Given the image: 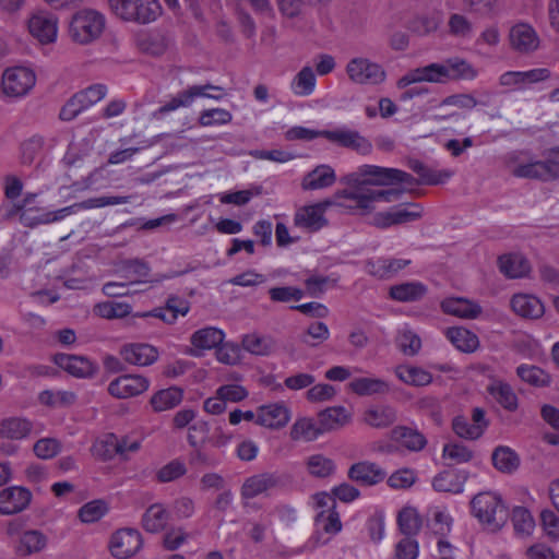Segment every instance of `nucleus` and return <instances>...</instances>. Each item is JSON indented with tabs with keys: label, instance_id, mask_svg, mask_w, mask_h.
Returning <instances> with one entry per match:
<instances>
[{
	"label": "nucleus",
	"instance_id": "obj_1",
	"mask_svg": "<svg viewBox=\"0 0 559 559\" xmlns=\"http://www.w3.org/2000/svg\"><path fill=\"white\" fill-rule=\"evenodd\" d=\"M412 181L409 174L397 168L361 165L340 179L347 188L336 191L332 199L298 207L294 214V226L307 233L322 229L328 225L325 213L331 206L344 207L353 213H370L377 203L396 201L401 191L376 190L368 188L369 186H393Z\"/></svg>",
	"mask_w": 559,
	"mask_h": 559
},
{
	"label": "nucleus",
	"instance_id": "obj_2",
	"mask_svg": "<svg viewBox=\"0 0 559 559\" xmlns=\"http://www.w3.org/2000/svg\"><path fill=\"white\" fill-rule=\"evenodd\" d=\"M109 13L117 20L135 25H148L163 15L159 0H105Z\"/></svg>",
	"mask_w": 559,
	"mask_h": 559
},
{
	"label": "nucleus",
	"instance_id": "obj_3",
	"mask_svg": "<svg viewBox=\"0 0 559 559\" xmlns=\"http://www.w3.org/2000/svg\"><path fill=\"white\" fill-rule=\"evenodd\" d=\"M106 28V16L96 9L83 8L74 12L67 24V35L76 45L87 46L98 40Z\"/></svg>",
	"mask_w": 559,
	"mask_h": 559
},
{
	"label": "nucleus",
	"instance_id": "obj_4",
	"mask_svg": "<svg viewBox=\"0 0 559 559\" xmlns=\"http://www.w3.org/2000/svg\"><path fill=\"white\" fill-rule=\"evenodd\" d=\"M28 37L39 46H51L58 41L60 21L47 8H36L27 13L23 22Z\"/></svg>",
	"mask_w": 559,
	"mask_h": 559
},
{
	"label": "nucleus",
	"instance_id": "obj_5",
	"mask_svg": "<svg viewBox=\"0 0 559 559\" xmlns=\"http://www.w3.org/2000/svg\"><path fill=\"white\" fill-rule=\"evenodd\" d=\"M37 75L29 66H12L3 70L0 79V95L10 100L27 96L35 87Z\"/></svg>",
	"mask_w": 559,
	"mask_h": 559
},
{
	"label": "nucleus",
	"instance_id": "obj_6",
	"mask_svg": "<svg viewBox=\"0 0 559 559\" xmlns=\"http://www.w3.org/2000/svg\"><path fill=\"white\" fill-rule=\"evenodd\" d=\"M348 79L358 85H380L386 80L384 68L369 58L356 57L346 64Z\"/></svg>",
	"mask_w": 559,
	"mask_h": 559
},
{
	"label": "nucleus",
	"instance_id": "obj_7",
	"mask_svg": "<svg viewBox=\"0 0 559 559\" xmlns=\"http://www.w3.org/2000/svg\"><path fill=\"white\" fill-rule=\"evenodd\" d=\"M143 546L141 533L131 526L117 530L110 537L109 551L116 559H130Z\"/></svg>",
	"mask_w": 559,
	"mask_h": 559
},
{
	"label": "nucleus",
	"instance_id": "obj_8",
	"mask_svg": "<svg viewBox=\"0 0 559 559\" xmlns=\"http://www.w3.org/2000/svg\"><path fill=\"white\" fill-rule=\"evenodd\" d=\"M508 43L513 51L531 55L539 48L540 37L531 23L518 21L509 28Z\"/></svg>",
	"mask_w": 559,
	"mask_h": 559
},
{
	"label": "nucleus",
	"instance_id": "obj_9",
	"mask_svg": "<svg viewBox=\"0 0 559 559\" xmlns=\"http://www.w3.org/2000/svg\"><path fill=\"white\" fill-rule=\"evenodd\" d=\"M448 82L449 74L443 61L432 62L424 67L409 70L397 80L396 86L397 88L403 90L417 83L445 84Z\"/></svg>",
	"mask_w": 559,
	"mask_h": 559
},
{
	"label": "nucleus",
	"instance_id": "obj_10",
	"mask_svg": "<svg viewBox=\"0 0 559 559\" xmlns=\"http://www.w3.org/2000/svg\"><path fill=\"white\" fill-rule=\"evenodd\" d=\"M103 207L102 197L85 200L83 202L74 203L57 211L44 212L38 216L31 217L26 211L21 215V221L26 226H34L38 224H49L62 221L69 215L75 214L83 210Z\"/></svg>",
	"mask_w": 559,
	"mask_h": 559
},
{
	"label": "nucleus",
	"instance_id": "obj_11",
	"mask_svg": "<svg viewBox=\"0 0 559 559\" xmlns=\"http://www.w3.org/2000/svg\"><path fill=\"white\" fill-rule=\"evenodd\" d=\"M503 511V501L493 491L479 492L471 500V512L483 524H492L497 521V514Z\"/></svg>",
	"mask_w": 559,
	"mask_h": 559
},
{
	"label": "nucleus",
	"instance_id": "obj_12",
	"mask_svg": "<svg viewBox=\"0 0 559 559\" xmlns=\"http://www.w3.org/2000/svg\"><path fill=\"white\" fill-rule=\"evenodd\" d=\"M550 71L547 68H536L527 71H507L499 76V84L510 91H521L532 84L549 79Z\"/></svg>",
	"mask_w": 559,
	"mask_h": 559
},
{
	"label": "nucleus",
	"instance_id": "obj_13",
	"mask_svg": "<svg viewBox=\"0 0 559 559\" xmlns=\"http://www.w3.org/2000/svg\"><path fill=\"white\" fill-rule=\"evenodd\" d=\"M421 207L416 203L402 204L385 212H379L373 217V224L380 228L406 224L421 217Z\"/></svg>",
	"mask_w": 559,
	"mask_h": 559
},
{
	"label": "nucleus",
	"instance_id": "obj_14",
	"mask_svg": "<svg viewBox=\"0 0 559 559\" xmlns=\"http://www.w3.org/2000/svg\"><path fill=\"white\" fill-rule=\"evenodd\" d=\"M150 385V380L144 376L124 374L108 384V392L117 399H130L146 392Z\"/></svg>",
	"mask_w": 559,
	"mask_h": 559
},
{
	"label": "nucleus",
	"instance_id": "obj_15",
	"mask_svg": "<svg viewBox=\"0 0 559 559\" xmlns=\"http://www.w3.org/2000/svg\"><path fill=\"white\" fill-rule=\"evenodd\" d=\"M150 271V266L145 262L136 259L122 261L116 269V273L121 280H123V283H126L127 286L144 283H160L164 280L169 278L165 275L152 278Z\"/></svg>",
	"mask_w": 559,
	"mask_h": 559
},
{
	"label": "nucleus",
	"instance_id": "obj_16",
	"mask_svg": "<svg viewBox=\"0 0 559 559\" xmlns=\"http://www.w3.org/2000/svg\"><path fill=\"white\" fill-rule=\"evenodd\" d=\"M322 138L364 155L369 154L372 150V144L367 138L358 131L347 128L323 130Z\"/></svg>",
	"mask_w": 559,
	"mask_h": 559
},
{
	"label": "nucleus",
	"instance_id": "obj_17",
	"mask_svg": "<svg viewBox=\"0 0 559 559\" xmlns=\"http://www.w3.org/2000/svg\"><path fill=\"white\" fill-rule=\"evenodd\" d=\"M134 45L144 55L160 57L170 48L171 39L159 31H140L134 37Z\"/></svg>",
	"mask_w": 559,
	"mask_h": 559
},
{
	"label": "nucleus",
	"instance_id": "obj_18",
	"mask_svg": "<svg viewBox=\"0 0 559 559\" xmlns=\"http://www.w3.org/2000/svg\"><path fill=\"white\" fill-rule=\"evenodd\" d=\"M225 332L216 326H205L194 331L190 336L192 346L190 354L194 357L202 356L205 352L216 349L225 341Z\"/></svg>",
	"mask_w": 559,
	"mask_h": 559
},
{
	"label": "nucleus",
	"instance_id": "obj_19",
	"mask_svg": "<svg viewBox=\"0 0 559 559\" xmlns=\"http://www.w3.org/2000/svg\"><path fill=\"white\" fill-rule=\"evenodd\" d=\"M32 501V492L22 486H10L0 491V513L12 515L25 510Z\"/></svg>",
	"mask_w": 559,
	"mask_h": 559
},
{
	"label": "nucleus",
	"instance_id": "obj_20",
	"mask_svg": "<svg viewBox=\"0 0 559 559\" xmlns=\"http://www.w3.org/2000/svg\"><path fill=\"white\" fill-rule=\"evenodd\" d=\"M121 358L133 366L146 367L157 361L158 349L148 343H127L121 346Z\"/></svg>",
	"mask_w": 559,
	"mask_h": 559
},
{
	"label": "nucleus",
	"instance_id": "obj_21",
	"mask_svg": "<svg viewBox=\"0 0 559 559\" xmlns=\"http://www.w3.org/2000/svg\"><path fill=\"white\" fill-rule=\"evenodd\" d=\"M292 419V411L284 402L259 406L258 425L267 429H281Z\"/></svg>",
	"mask_w": 559,
	"mask_h": 559
},
{
	"label": "nucleus",
	"instance_id": "obj_22",
	"mask_svg": "<svg viewBox=\"0 0 559 559\" xmlns=\"http://www.w3.org/2000/svg\"><path fill=\"white\" fill-rule=\"evenodd\" d=\"M280 484V477L274 473H260L245 479L241 486V498L250 500L259 496H267Z\"/></svg>",
	"mask_w": 559,
	"mask_h": 559
},
{
	"label": "nucleus",
	"instance_id": "obj_23",
	"mask_svg": "<svg viewBox=\"0 0 559 559\" xmlns=\"http://www.w3.org/2000/svg\"><path fill=\"white\" fill-rule=\"evenodd\" d=\"M8 533L16 538V552L23 557L40 551L47 543L46 536L37 530L21 531L19 526H10Z\"/></svg>",
	"mask_w": 559,
	"mask_h": 559
},
{
	"label": "nucleus",
	"instance_id": "obj_24",
	"mask_svg": "<svg viewBox=\"0 0 559 559\" xmlns=\"http://www.w3.org/2000/svg\"><path fill=\"white\" fill-rule=\"evenodd\" d=\"M488 423L485 418V412L481 408H475L472 414V423L464 417L453 419L452 427L454 432L463 439L476 440L483 436Z\"/></svg>",
	"mask_w": 559,
	"mask_h": 559
},
{
	"label": "nucleus",
	"instance_id": "obj_25",
	"mask_svg": "<svg viewBox=\"0 0 559 559\" xmlns=\"http://www.w3.org/2000/svg\"><path fill=\"white\" fill-rule=\"evenodd\" d=\"M55 364L76 378H86L92 376L96 366L87 358L68 354H57L53 356Z\"/></svg>",
	"mask_w": 559,
	"mask_h": 559
},
{
	"label": "nucleus",
	"instance_id": "obj_26",
	"mask_svg": "<svg viewBox=\"0 0 559 559\" xmlns=\"http://www.w3.org/2000/svg\"><path fill=\"white\" fill-rule=\"evenodd\" d=\"M510 306L514 313L526 319H538L545 312L540 299L531 294H514L510 300Z\"/></svg>",
	"mask_w": 559,
	"mask_h": 559
},
{
	"label": "nucleus",
	"instance_id": "obj_27",
	"mask_svg": "<svg viewBox=\"0 0 559 559\" xmlns=\"http://www.w3.org/2000/svg\"><path fill=\"white\" fill-rule=\"evenodd\" d=\"M336 181V174L328 164L318 165L306 174L301 180V188L306 191H314L329 188Z\"/></svg>",
	"mask_w": 559,
	"mask_h": 559
},
{
	"label": "nucleus",
	"instance_id": "obj_28",
	"mask_svg": "<svg viewBox=\"0 0 559 559\" xmlns=\"http://www.w3.org/2000/svg\"><path fill=\"white\" fill-rule=\"evenodd\" d=\"M447 314L461 319H476L481 313V307L474 300L463 297H448L441 302Z\"/></svg>",
	"mask_w": 559,
	"mask_h": 559
},
{
	"label": "nucleus",
	"instance_id": "obj_29",
	"mask_svg": "<svg viewBox=\"0 0 559 559\" xmlns=\"http://www.w3.org/2000/svg\"><path fill=\"white\" fill-rule=\"evenodd\" d=\"M390 440L412 452L421 451L427 444L421 432L407 426L394 427L390 431Z\"/></svg>",
	"mask_w": 559,
	"mask_h": 559
},
{
	"label": "nucleus",
	"instance_id": "obj_30",
	"mask_svg": "<svg viewBox=\"0 0 559 559\" xmlns=\"http://www.w3.org/2000/svg\"><path fill=\"white\" fill-rule=\"evenodd\" d=\"M33 424L25 417L11 416L0 420V438L19 441L27 438Z\"/></svg>",
	"mask_w": 559,
	"mask_h": 559
},
{
	"label": "nucleus",
	"instance_id": "obj_31",
	"mask_svg": "<svg viewBox=\"0 0 559 559\" xmlns=\"http://www.w3.org/2000/svg\"><path fill=\"white\" fill-rule=\"evenodd\" d=\"M316 510L317 524H341V519L335 510V500L326 492L316 493L312 498Z\"/></svg>",
	"mask_w": 559,
	"mask_h": 559
},
{
	"label": "nucleus",
	"instance_id": "obj_32",
	"mask_svg": "<svg viewBox=\"0 0 559 559\" xmlns=\"http://www.w3.org/2000/svg\"><path fill=\"white\" fill-rule=\"evenodd\" d=\"M397 419V412L391 405H373L362 415V421L373 428L382 429L393 425Z\"/></svg>",
	"mask_w": 559,
	"mask_h": 559
},
{
	"label": "nucleus",
	"instance_id": "obj_33",
	"mask_svg": "<svg viewBox=\"0 0 559 559\" xmlns=\"http://www.w3.org/2000/svg\"><path fill=\"white\" fill-rule=\"evenodd\" d=\"M512 174L520 178H534L548 180L558 176V170H555L548 162H530L526 164H519L512 166Z\"/></svg>",
	"mask_w": 559,
	"mask_h": 559
},
{
	"label": "nucleus",
	"instance_id": "obj_34",
	"mask_svg": "<svg viewBox=\"0 0 559 559\" xmlns=\"http://www.w3.org/2000/svg\"><path fill=\"white\" fill-rule=\"evenodd\" d=\"M443 21V14L439 10L428 11L415 15L408 21L407 28L419 36L436 32Z\"/></svg>",
	"mask_w": 559,
	"mask_h": 559
},
{
	"label": "nucleus",
	"instance_id": "obj_35",
	"mask_svg": "<svg viewBox=\"0 0 559 559\" xmlns=\"http://www.w3.org/2000/svg\"><path fill=\"white\" fill-rule=\"evenodd\" d=\"M348 477L365 485H376L384 479L385 473L376 463L365 461L353 464Z\"/></svg>",
	"mask_w": 559,
	"mask_h": 559
},
{
	"label": "nucleus",
	"instance_id": "obj_36",
	"mask_svg": "<svg viewBox=\"0 0 559 559\" xmlns=\"http://www.w3.org/2000/svg\"><path fill=\"white\" fill-rule=\"evenodd\" d=\"M411 264V260L407 259H374L369 260L366 263L367 273L377 276L379 278H388Z\"/></svg>",
	"mask_w": 559,
	"mask_h": 559
},
{
	"label": "nucleus",
	"instance_id": "obj_37",
	"mask_svg": "<svg viewBox=\"0 0 559 559\" xmlns=\"http://www.w3.org/2000/svg\"><path fill=\"white\" fill-rule=\"evenodd\" d=\"M498 265L500 272L509 278L524 277L531 271L528 261L519 253H509L499 257Z\"/></svg>",
	"mask_w": 559,
	"mask_h": 559
},
{
	"label": "nucleus",
	"instance_id": "obj_38",
	"mask_svg": "<svg viewBox=\"0 0 559 559\" xmlns=\"http://www.w3.org/2000/svg\"><path fill=\"white\" fill-rule=\"evenodd\" d=\"M448 70L449 82L451 81H474L478 78L479 71L473 63L461 57H452L444 60Z\"/></svg>",
	"mask_w": 559,
	"mask_h": 559
},
{
	"label": "nucleus",
	"instance_id": "obj_39",
	"mask_svg": "<svg viewBox=\"0 0 559 559\" xmlns=\"http://www.w3.org/2000/svg\"><path fill=\"white\" fill-rule=\"evenodd\" d=\"M445 336L456 349L463 353H474L479 347L478 336L463 326L447 329Z\"/></svg>",
	"mask_w": 559,
	"mask_h": 559
},
{
	"label": "nucleus",
	"instance_id": "obj_40",
	"mask_svg": "<svg viewBox=\"0 0 559 559\" xmlns=\"http://www.w3.org/2000/svg\"><path fill=\"white\" fill-rule=\"evenodd\" d=\"M183 400V391L178 386H170L156 391L150 400L154 412L162 413L178 406Z\"/></svg>",
	"mask_w": 559,
	"mask_h": 559
},
{
	"label": "nucleus",
	"instance_id": "obj_41",
	"mask_svg": "<svg viewBox=\"0 0 559 559\" xmlns=\"http://www.w3.org/2000/svg\"><path fill=\"white\" fill-rule=\"evenodd\" d=\"M348 388L360 396L385 394L390 391V385L386 381L372 377L356 378L349 382Z\"/></svg>",
	"mask_w": 559,
	"mask_h": 559
},
{
	"label": "nucleus",
	"instance_id": "obj_42",
	"mask_svg": "<svg viewBox=\"0 0 559 559\" xmlns=\"http://www.w3.org/2000/svg\"><path fill=\"white\" fill-rule=\"evenodd\" d=\"M352 419V413L343 406L329 407L319 414L322 431L335 430Z\"/></svg>",
	"mask_w": 559,
	"mask_h": 559
},
{
	"label": "nucleus",
	"instance_id": "obj_43",
	"mask_svg": "<svg viewBox=\"0 0 559 559\" xmlns=\"http://www.w3.org/2000/svg\"><path fill=\"white\" fill-rule=\"evenodd\" d=\"M487 391L503 408L510 412L518 408V396L510 384L501 380H493Z\"/></svg>",
	"mask_w": 559,
	"mask_h": 559
},
{
	"label": "nucleus",
	"instance_id": "obj_44",
	"mask_svg": "<svg viewBox=\"0 0 559 559\" xmlns=\"http://www.w3.org/2000/svg\"><path fill=\"white\" fill-rule=\"evenodd\" d=\"M491 461L495 468L504 474H512L520 466L518 453L507 445L497 447L492 452Z\"/></svg>",
	"mask_w": 559,
	"mask_h": 559
},
{
	"label": "nucleus",
	"instance_id": "obj_45",
	"mask_svg": "<svg viewBox=\"0 0 559 559\" xmlns=\"http://www.w3.org/2000/svg\"><path fill=\"white\" fill-rule=\"evenodd\" d=\"M307 473L314 478H329L336 471L335 462L320 453L311 454L305 460Z\"/></svg>",
	"mask_w": 559,
	"mask_h": 559
},
{
	"label": "nucleus",
	"instance_id": "obj_46",
	"mask_svg": "<svg viewBox=\"0 0 559 559\" xmlns=\"http://www.w3.org/2000/svg\"><path fill=\"white\" fill-rule=\"evenodd\" d=\"M427 287L420 282H407L390 288V297L400 302L416 301L425 296Z\"/></svg>",
	"mask_w": 559,
	"mask_h": 559
},
{
	"label": "nucleus",
	"instance_id": "obj_47",
	"mask_svg": "<svg viewBox=\"0 0 559 559\" xmlns=\"http://www.w3.org/2000/svg\"><path fill=\"white\" fill-rule=\"evenodd\" d=\"M395 374L405 384L414 386L428 385L432 381V374L429 371L409 365L397 366Z\"/></svg>",
	"mask_w": 559,
	"mask_h": 559
},
{
	"label": "nucleus",
	"instance_id": "obj_48",
	"mask_svg": "<svg viewBox=\"0 0 559 559\" xmlns=\"http://www.w3.org/2000/svg\"><path fill=\"white\" fill-rule=\"evenodd\" d=\"M418 526H400L405 536L396 544L394 559H416L418 556V543L411 535L417 533Z\"/></svg>",
	"mask_w": 559,
	"mask_h": 559
},
{
	"label": "nucleus",
	"instance_id": "obj_49",
	"mask_svg": "<svg viewBox=\"0 0 559 559\" xmlns=\"http://www.w3.org/2000/svg\"><path fill=\"white\" fill-rule=\"evenodd\" d=\"M290 91L299 97L311 95L317 86V79L311 67L306 66L294 76L290 82Z\"/></svg>",
	"mask_w": 559,
	"mask_h": 559
},
{
	"label": "nucleus",
	"instance_id": "obj_50",
	"mask_svg": "<svg viewBox=\"0 0 559 559\" xmlns=\"http://www.w3.org/2000/svg\"><path fill=\"white\" fill-rule=\"evenodd\" d=\"M322 432V428H319L313 419L302 417L293 424L289 436L294 441L309 442L316 440Z\"/></svg>",
	"mask_w": 559,
	"mask_h": 559
},
{
	"label": "nucleus",
	"instance_id": "obj_51",
	"mask_svg": "<svg viewBox=\"0 0 559 559\" xmlns=\"http://www.w3.org/2000/svg\"><path fill=\"white\" fill-rule=\"evenodd\" d=\"M464 478L453 469L443 471L435 476L432 487L440 492L459 493L463 490Z\"/></svg>",
	"mask_w": 559,
	"mask_h": 559
},
{
	"label": "nucleus",
	"instance_id": "obj_52",
	"mask_svg": "<svg viewBox=\"0 0 559 559\" xmlns=\"http://www.w3.org/2000/svg\"><path fill=\"white\" fill-rule=\"evenodd\" d=\"M516 374L523 382L536 388L548 386L551 382L549 373L534 365H520L516 368Z\"/></svg>",
	"mask_w": 559,
	"mask_h": 559
},
{
	"label": "nucleus",
	"instance_id": "obj_53",
	"mask_svg": "<svg viewBox=\"0 0 559 559\" xmlns=\"http://www.w3.org/2000/svg\"><path fill=\"white\" fill-rule=\"evenodd\" d=\"M38 401L40 404L51 407V408H61L68 407L75 403L76 396L71 391L64 390H45L39 393Z\"/></svg>",
	"mask_w": 559,
	"mask_h": 559
},
{
	"label": "nucleus",
	"instance_id": "obj_54",
	"mask_svg": "<svg viewBox=\"0 0 559 559\" xmlns=\"http://www.w3.org/2000/svg\"><path fill=\"white\" fill-rule=\"evenodd\" d=\"M234 383H226L217 388V394L223 397L224 402L227 403H239L249 396V391L246 386L239 383L242 377L239 373H233L230 376Z\"/></svg>",
	"mask_w": 559,
	"mask_h": 559
},
{
	"label": "nucleus",
	"instance_id": "obj_55",
	"mask_svg": "<svg viewBox=\"0 0 559 559\" xmlns=\"http://www.w3.org/2000/svg\"><path fill=\"white\" fill-rule=\"evenodd\" d=\"M447 25L449 34L461 39H469L475 31L474 23L462 13H452Z\"/></svg>",
	"mask_w": 559,
	"mask_h": 559
},
{
	"label": "nucleus",
	"instance_id": "obj_56",
	"mask_svg": "<svg viewBox=\"0 0 559 559\" xmlns=\"http://www.w3.org/2000/svg\"><path fill=\"white\" fill-rule=\"evenodd\" d=\"M109 511V504L103 499L92 500L79 510V518L82 523L90 524L100 521Z\"/></svg>",
	"mask_w": 559,
	"mask_h": 559
},
{
	"label": "nucleus",
	"instance_id": "obj_57",
	"mask_svg": "<svg viewBox=\"0 0 559 559\" xmlns=\"http://www.w3.org/2000/svg\"><path fill=\"white\" fill-rule=\"evenodd\" d=\"M473 457V450L460 442H449L442 449V459L449 464L468 463Z\"/></svg>",
	"mask_w": 559,
	"mask_h": 559
},
{
	"label": "nucleus",
	"instance_id": "obj_58",
	"mask_svg": "<svg viewBox=\"0 0 559 559\" xmlns=\"http://www.w3.org/2000/svg\"><path fill=\"white\" fill-rule=\"evenodd\" d=\"M92 453L102 460H110L118 454V436L106 433L93 443Z\"/></svg>",
	"mask_w": 559,
	"mask_h": 559
},
{
	"label": "nucleus",
	"instance_id": "obj_59",
	"mask_svg": "<svg viewBox=\"0 0 559 559\" xmlns=\"http://www.w3.org/2000/svg\"><path fill=\"white\" fill-rule=\"evenodd\" d=\"M233 115L224 108H210L200 112L198 123L201 127H222L230 123Z\"/></svg>",
	"mask_w": 559,
	"mask_h": 559
},
{
	"label": "nucleus",
	"instance_id": "obj_60",
	"mask_svg": "<svg viewBox=\"0 0 559 559\" xmlns=\"http://www.w3.org/2000/svg\"><path fill=\"white\" fill-rule=\"evenodd\" d=\"M502 41L501 29L497 24L486 25L478 34L475 45L479 49L495 51Z\"/></svg>",
	"mask_w": 559,
	"mask_h": 559
},
{
	"label": "nucleus",
	"instance_id": "obj_61",
	"mask_svg": "<svg viewBox=\"0 0 559 559\" xmlns=\"http://www.w3.org/2000/svg\"><path fill=\"white\" fill-rule=\"evenodd\" d=\"M272 347L273 345L270 338L261 336L257 333L246 334L241 340V348L252 355H267L271 353Z\"/></svg>",
	"mask_w": 559,
	"mask_h": 559
},
{
	"label": "nucleus",
	"instance_id": "obj_62",
	"mask_svg": "<svg viewBox=\"0 0 559 559\" xmlns=\"http://www.w3.org/2000/svg\"><path fill=\"white\" fill-rule=\"evenodd\" d=\"M131 306L120 301H104L95 306L94 312L104 319H121L131 313Z\"/></svg>",
	"mask_w": 559,
	"mask_h": 559
},
{
	"label": "nucleus",
	"instance_id": "obj_63",
	"mask_svg": "<svg viewBox=\"0 0 559 559\" xmlns=\"http://www.w3.org/2000/svg\"><path fill=\"white\" fill-rule=\"evenodd\" d=\"M215 357L221 364L238 365L241 361V346L234 342H223L215 349Z\"/></svg>",
	"mask_w": 559,
	"mask_h": 559
},
{
	"label": "nucleus",
	"instance_id": "obj_64",
	"mask_svg": "<svg viewBox=\"0 0 559 559\" xmlns=\"http://www.w3.org/2000/svg\"><path fill=\"white\" fill-rule=\"evenodd\" d=\"M397 344L401 350L409 356L417 354L421 347L420 337L407 325L400 329Z\"/></svg>",
	"mask_w": 559,
	"mask_h": 559
}]
</instances>
